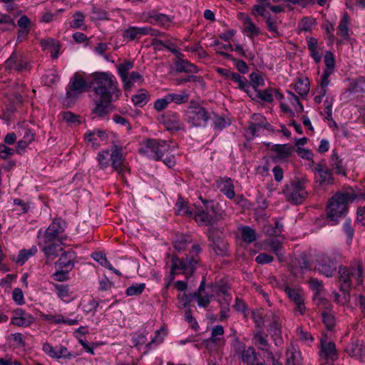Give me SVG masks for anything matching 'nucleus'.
I'll return each mask as SVG.
<instances>
[{
    "label": "nucleus",
    "instance_id": "49530a36",
    "mask_svg": "<svg viewBox=\"0 0 365 365\" xmlns=\"http://www.w3.org/2000/svg\"><path fill=\"white\" fill-rule=\"evenodd\" d=\"M334 71L324 69L320 80L319 81V86L324 89L328 90V87L331 85L330 76L334 73Z\"/></svg>",
    "mask_w": 365,
    "mask_h": 365
},
{
    "label": "nucleus",
    "instance_id": "7c9ffc66",
    "mask_svg": "<svg viewBox=\"0 0 365 365\" xmlns=\"http://www.w3.org/2000/svg\"><path fill=\"white\" fill-rule=\"evenodd\" d=\"M41 45L44 49L48 50L51 56L53 58H57L60 50V45L58 42L52 38L41 41Z\"/></svg>",
    "mask_w": 365,
    "mask_h": 365
},
{
    "label": "nucleus",
    "instance_id": "cd10ccee",
    "mask_svg": "<svg viewBox=\"0 0 365 365\" xmlns=\"http://www.w3.org/2000/svg\"><path fill=\"white\" fill-rule=\"evenodd\" d=\"M270 0H256V4L253 5L251 13L253 16H266L269 9Z\"/></svg>",
    "mask_w": 365,
    "mask_h": 365
},
{
    "label": "nucleus",
    "instance_id": "052dcab7",
    "mask_svg": "<svg viewBox=\"0 0 365 365\" xmlns=\"http://www.w3.org/2000/svg\"><path fill=\"white\" fill-rule=\"evenodd\" d=\"M59 77L56 71H50L42 78V81L45 85L51 86L58 81Z\"/></svg>",
    "mask_w": 365,
    "mask_h": 365
},
{
    "label": "nucleus",
    "instance_id": "13d9d810",
    "mask_svg": "<svg viewBox=\"0 0 365 365\" xmlns=\"http://www.w3.org/2000/svg\"><path fill=\"white\" fill-rule=\"evenodd\" d=\"M145 287L144 283L135 284L128 287L125 292L128 296H137L143 292Z\"/></svg>",
    "mask_w": 365,
    "mask_h": 365
},
{
    "label": "nucleus",
    "instance_id": "0eeeda50",
    "mask_svg": "<svg viewBox=\"0 0 365 365\" xmlns=\"http://www.w3.org/2000/svg\"><path fill=\"white\" fill-rule=\"evenodd\" d=\"M209 118L208 112L194 102L190 103L185 113V120L192 127L204 126Z\"/></svg>",
    "mask_w": 365,
    "mask_h": 365
},
{
    "label": "nucleus",
    "instance_id": "6e6d98bb",
    "mask_svg": "<svg viewBox=\"0 0 365 365\" xmlns=\"http://www.w3.org/2000/svg\"><path fill=\"white\" fill-rule=\"evenodd\" d=\"M176 67L177 71L180 72L192 73L196 71V67L192 63L184 60L178 62Z\"/></svg>",
    "mask_w": 365,
    "mask_h": 365
},
{
    "label": "nucleus",
    "instance_id": "f257e3e1",
    "mask_svg": "<svg viewBox=\"0 0 365 365\" xmlns=\"http://www.w3.org/2000/svg\"><path fill=\"white\" fill-rule=\"evenodd\" d=\"M88 84L96 97L103 102H113L118 99L120 90L115 77L110 72H95L88 78Z\"/></svg>",
    "mask_w": 365,
    "mask_h": 365
},
{
    "label": "nucleus",
    "instance_id": "de8ad7c7",
    "mask_svg": "<svg viewBox=\"0 0 365 365\" xmlns=\"http://www.w3.org/2000/svg\"><path fill=\"white\" fill-rule=\"evenodd\" d=\"M241 358L244 363L252 364L257 360L256 352L252 347L250 346L242 351Z\"/></svg>",
    "mask_w": 365,
    "mask_h": 365
},
{
    "label": "nucleus",
    "instance_id": "338daca9",
    "mask_svg": "<svg viewBox=\"0 0 365 365\" xmlns=\"http://www.w3.org/2000/svg\"><path fill=\"white\" fill-rule=\"evenodd\" d=\"M85 16L81 12H76L73 15V19L71 23V26L75 29L81 28L84 24Z\"/></svg>",
    "mask_w": 365,
    "mask_h": 365
},
{
    "label": "nucleus",
    "instance_id": "a18cd8bd",
    "mask_svg": "<svg viewBox=\"0 0 365 365\" xmlns=\"http://www.w3.org/2000/svg\"><path fill=\"white\" fill-rule=\"evenodd\" d=\"M263 17L265 19V23L268 31L271 32L274 36H278L279 35V32L278 31L277 19L269 14Z\"/></svg>",
    "mask_w": 365,
    "mask_h": 365
},
{
    "label": "nucleus",
    "instance_id": "f704fd0d",
    "mask_svg": "<svg viewBox=\"0 0 365 365\" xmlns=\"http://www.w3.org/2000/svg\"><path fill=\"white\" fill-rule=\"evenodd\" d=\"M93 258L96 262H99L103 267L108 269L109 270L113 272L117 275L120 276L121 273L116 269H115L110 262L107 259L106 255L102 252H96L93 255Z\"/></svg>",
    "mask_w": 365,
    "mask_h": 365
},
{
    "label": "nucleus",
    "instance_id": "8fccbe9b",
    "mask_svg": "<svg viewBox=\"0 0 365 365\" xmlns=\"http://www.w3.org/2000/svg\"><path fill=\"white\" fill-rule=\"evenodd\" d=\"M295 151L300 158H302V159L307 160L311 162V163L309 164V168H312V166H314V162L313 160L314 154L310 150L304 148L302 147H299V148H296Z\"/></svg>",
    "mask_w": 365,
    "mask_h": 365
},
{
    "label": "nucleus",
    "instance_id": "2eb2a0df",
    "mask_svg": "<svg viewBox=\"0 0 365 365\" xmlns=\"http://www.w3.org/2000/svg\"><path fill=\"white\" fill-rule=\"evenodd\" d=\"M315 267L326 277H331L336 269V264L330 257L326 255H320L317 258Z\"/></svg>",
    "mask_w": 365,
    "mask_h": 365
},
{
    "label": "nucleus",
    "instance_id": "c03bdc74",
    "mask_svg": "<svg viewBox=\"0 0 365 365\" xmlns=\"http://www.w3.org/2000/svg\"><path fill=\"white\" fill-rule=\"evenodd\" d=\"M148 93L144 90H140L135 95L132 97V101L135 106H143L148 101Z\"/></svg>",
    "mask_w": 365,
    "mask_h": 365
},
{
    "label": "nucleus",
    "instance_id": "7ed1b4c3",
    "mask_svg": "<svg viewBox=\"0 0 365 365\" xmlns=\"http://www.w3.org/2000/svg\"><path fill=\"white\" fill-rule=\"evenodd\" d=\"M176 148L177 145L172 141L148 138L141 142L139 152L148 158L158 160L165 152H173Z\"/></svg>",
    "mask_w": 365,
    "mask_h": 365
},
{
    "label": "nucleus",
    "instance_id": "09e8293b",
    "mask_svg": "<svg viewBox=\"0 0 365 365\" xmlns=\"http://www.w3.org/2000/svg\"><path fill=\"white\" fill-rule=\"evenodd\" d=\"M170 102H174L176 104H181L185 103L189 99V93L185 91H181L178 93H169L168 94Z\"/></svg>",
    "mask_w": 365,
    "mask_h": 365
},
{
    "label": "nucleus",
    "instance_id": "79ce46f5",
    "mask_svg": "<svg viewBox=\"0 0 365 365\" xmlns=\"http://www.w3.org/2000/svg\"><path fill=\"white\" fill-rule=\"evenodd\" d=\"M14 20L7 14H0V29L7 31L15 28Z\"/></svg>",
    "mask_w": 365,
    "mask_h": 365
},
{
    "label": "nucleus",
    "instance_id": "603ef678",
    "mask_svg": "<svg viewBox=\"0 0 365 365\" xmlns=\"http://www.w3.org/2000/svg\"><path fill=\"white\" fill-rule=\"evenodd\" d=\"M165 335L166 330L163 327L160 328V329L156 331L155 336L153 338H152L150 342L146 344V346H148L149 349H151L153 344L157 345L160 344L163 341V339L165 336Z\"/></svg>",
    "mask_w": 365,
    "mask_h": 365
},
{
    "label": "nucleus",
    "instance_id": "473e14b6",
    "mask_svg": "<svg viewBox=\"0 0 365 365\" xmlns=\"http://www.w3.org/2000/svg\"><path fill=\"white\" fill-rule=\"evenodd\" d=\"M217 290L215 297L217 298V301L220 305H230L232 300V296L228 293V289L226 287L217 286Z\"/></svg>",
    "mask_w": 365,
    "mask_h": 365
},
{
    "label": "nucleus",
    "instance_id": "ea45409f",
    "mask_svg": "<svg viewBox=\"0 0 365 365\" xmlns=\"http://www.w3.org/2000/svg\"><path fill=\"white\" fill-rule=\"evenodd\" d=\"M330 166L331 169L337 174L341 175H346V169L342 163V160L339 158L338 156L333 155L331 161Z\"/></svg>",
    "mask_w": 365,
    "mask_h": 365
},
{
    "label": "nucleus",
    "instance_id": "4468645a",
    "mask_svg": "<svg viewBox=\"0 0 365 365\" xmlns=\"http://www.w3.org/2000/svg\"><path fill=\"white\" fill-rule=\"evenodd\" d=\"M86 82L79 74L75 73L69 83V87L66 92L68 98H75L83 92Z\"/></svg>",
    "mask_w": 365,
    "mask_h": 365
},
{
    "label": "nucleus",
    "instance_id": "4c0bfd02",
    "mask_svg": "<svg viewBox=\"0 0 365 365\" xmlns=\"http://www.w3.org/2000/svg\"><path fill=\"white\" fill-rule=\"evenodd\" d=\"M229 80H232L234 83L237 84V88L240 90L249 93L250 85L247 79L238 74L237 73H232Z\"/></svg>",
    "mask_w": 365,
    "mask_h": 365
},
{
    "label": "nucleus",
    "instance_id": "a878e982",
    "mask_svg": "<svg viewBox=\"0 0 365 365\" xmlns=\"http://www.w3.org/2000/svg\"><path fill=\"white\" fill-rule=\"evenodd\" d=\"M217 186L227 198L233 199L235 196L232 181L229 178H220L217 181Z\"/></svg>",
    "mask_w": 365,
    "mask_h": 365
},
{
    "label": "nucleus",
    "instance_id": "9d476101",
    "mask_svg": "<svg viewBox=\"0 0 365 365\" xmlns=\"http://www.w3.org/2000/svg\"><path fill=\"white\" fill-rule=\"evenodd\" d=\"M217 286L205 287V279H202L198 289L194 293L193 298L196 300L198 307L205 308L216 295Z\"/></svg>",
    "mask_w": 365,
    "mask_h": 365
},
{
    "label": "nucleus",
    "instance_id": "c9c22d12",
    "mask_svg": "<svg viewBox=\"0 0 365 365\" xmlns=\"http://www.w3.org/2000/svg\"><path fill=\"white\" fill-rule=\"evenodd\" d=\"M294 89L299 96L302 97L307 96L309 92V82L308 78L298 79L294 84Z\"/></svg>",
    "mask_w": 365,
    "mask_h": 365
},
{
    "label": "nucleus",
    "instance_id": "f8f14e48",
    "mask_svg": "<svg viewBox=\"0 0 365 365\" xmlns=\"http://www.w3.org/2000/svg\"><path fill=\"white\" fill-rule=\"evenodd\" d=\"M283 291L287 297L296 305L294 311L296 314H303L305 311L304 297L303 291L299 287L284 286Z\"/></svg>",
    "mask_w": 365,
    "mask_h": 365
},
{
    "label": "nucleus",
    "instance_id": "ddd939ff",
    "mask_svg": "<svg viewBox=\"0 0 365 365\" xmlns=\"http://www.w3.org/2000/svg\"><path fill=\"white\" fill-rule=\"evenodd\" d=\"M38 245L40 247L46 258V263L52 262L63 250L61 244L56 241L38 240Z\"/></svg>",
    "mask_w": 365,
    "mask_h": 365
},
{
    "label": "nucleus",
    "instance_id": "bf43d9fd",
    "mask_svg": "<svg viewBox=\"0 0 365 365\" xmlns=\"http://www.w3.org/2000/svg\"><path fill=\"white\" fill-rule=\"evenodd\" d=\"M324 61L326 66L324 69L334 71L336 66L335 58L334 53L331 51H326Z\"/></svg>",
    "mask_w": 365,
    "mask_h": 365
},
{
    "label": "nucleus",
    "instance_id": "4d7b16f0",
    "mask_svg": "<svg viewBox=\"0 0 365 365\" xmlns=\"http://www.w3.org/2000/svg\"><path fill=\"white\" fill-rule=\"evenodd\" d=\"M348 24L349 16L347 14H344L338 26L339 34L344 37L349 34Z\"/></svg>",
    "mask_w": 365,
    "mask_h": 365
},
{
    "label": "nucleus",
    "instance_id": "58836bf2",
    "mask_svg": "<svg viewBox=\"0 0 365 365\" xmlns=\"http://www.w3.org/2000/svg\"><path fill=\"white\" fill-rule=\"evenodd\" d=\"M30 20L26 16H22L18 21L17 25L20 28L18 38L24 37L30 31Z\"/></svg>",
    "mask_w": 365,
    "mask_h": 365
},
{
    "label": "nucleus",
    "instance_id": "39448f33",
    "mask_svg": "<svg viewBox=\"0 0 365 365\" xmlns=\"http://www.w3.org/2000/svg\"><path fill=\"white\" fill-rule=\"evenodd\" d=\"M66 222L62 220H53L47 229L43 230L41 228L38 230L37 239L48 241H56L62 244L65 239L63 237Z\"/></svg>",
    "mask_w": 365,
    "mask_h": 365
},
{
    "label": "nucleus",
    "instance_id": "f3484780",
    "mask_svg": "<svg viewBox=\"0 0 365 365\" xmlns=\"http://www.w3.org/2000/svg\"><path fill=\"white\" fill-rule=\"evenodd\" d=\"M6 68L18 71H24L29 69L28 61L22 56H19L15 52L5 61Z\"/></svg>",
    "mask_w": 365,
    "mask_h": 365
},
{
    "label": "nucleus",
    "instance_id": "0e129e2a",
    "mask_svg": "<svg viewBox=\"0 0 365 365\" xmlns=\"http://www.w3.org/2000/svg\"><path fill=\"white\" fill-rule=\"evenodd\" d=\"M8 339L12 341L15 346H24L25 345V339L22 334L16 332L14 334H11L8 336Z\"/></svg>",
    "mask_w": 365,
    "mask_h": 365
},
{
    "label": "nucleus",
    "instance_id": "393cba45",
    "mask_svg": "<svg viewBox=\"0 0 365 365\" xmlns=\"http://www.w3.org/2000/svg\"><path fill=\"white\" fill-rule=\"evenodd\" d=\"M271 150L275 153L274 158L277 160L284 161L292 155L293 148L287 144H276L272 147Z\"/></svg>",
    "mask_w": 365,
    "mask_h": 365
},
{
    "label": "nucleus",
    "instance_id": "864d4df0",
    "mask_svg": "<svg viewBox=\"0 0 365 365\" xmlns=\"http://www.w3.org/2000/svg\"><path fill=\"white\" fill-rule=\"evenodd\" d=\"M54 288L58 297L61 300L66 301L70 297L69 288L67 285L56 284Z\"/></svg>",
    "mask_w": 365,
    "mask_h": 365
},
{
    "label": "nucleus",
    "instance_id": "20e7f679",
    "mask_svg": "<svg viewBox=\"0 0 365 365\" xmlns=\"http://www.w3.org/2000/svg\"><path fill=\"white\" fill-rule=\"evenodd\" d=\"M97 160L102 169L108 168L111 161L113 170L119 174L123 173L126 170L122 149L118 146L114 145L110 150H105L98 153Z\"/></svg>",
    "mask_w": 365,
    "mask_h": 365
},
{
    "label": "nucleus",
    "instance_id": "423d86ee",
    "mask_svg": "<svg viewBox=\"0 0 365 365\" xmlns=\"http://www.w3.org/2000/svg\"><path fill=\"white\" fill-rule=\"evenodd\" d=\"M197 262L198 259L193 256L190 258L187 257L185 260L173 257L172 258L171 273L166 287L170 286L171 282L174 279L175 276L180 272L186 276L191 275L193 273L195 265Z\"/></svg>",
    "mask_w": 365,
    "mask_h": 365
},
{
    "label": "nucleus",
    "instance_id": "b1692460",
    "mask_svg": "<svg viewBox=\"0 0 365 365\" xmlns=\"http://www.w3.org/2000/svg\"><path fill=\"white\" fill-rule=\"evenodd\" d=\"M215 215L210 214L207 210L203 207H197V210L194 214L195 221L201 225H210L215 222Z\"/></svg>",
    "mask_w": 365,
    "mask_h": 365
},
{
    "label": "nucleus",
    "instance_id": "e433bc0d",
    "mask_svg": "<svg viewBox=\"0 0 365 365\" xmlns=\"http://www.w3.org/2000/svg\"><path fill=\"white\" fill-rule=\"evenodd\" d=\"M322 352L327 359L334 360L336 358L335 344L332 342H322Z\"/></svg>",
    "mask_w": 365,
    "mask_h": 365
},
{
    "label": "nucleus",
    "instance_id": "e2e57ef3",
    "mask_svg": "<svg viewBox=\"0 0 365 365\" xmlns=\"http://www.w3.org/2000/svg\"><path fill=\"white\" fill-rule=\"evenodd\" d=\"M147 341V333L145 331L135 333L133 336V344L135 346L145 344Z\"/></svg>",
    "mask_w": 365,
    "mask_h": 365
},
{
    "label": "nucleus",
    "instance_id": "aec40b11",
    "mask_svg": "<svg viewBox=\"0 0 365 365\" xmlns=\"http://www.w3.org/2000/svg\"><path fill=\"white\" fill-rule=\"evenodd\" d=\"M162 123L168 130H184V125L177 113L168 112L162 117Z\"/></svg>",
    "mask_w": 365,
    "mask_h": 365
},
{
    "label": "nucleus",
    "instance_id": "774afa93",
    "mask_svg": "<svg viewBox=\"0 0 365 365\" xmlns=\"http://www.w3.org/2000/svg\"><path fill=\"white\" fill-rule=\"evenodd\" d=\"M230 124L228 119L221 116H216L214 119V126L215 129L222 130Z\"/></svg>",
    "mask_w": 365,
    "mask_h": 365
},
{
    "label": "nucleus",
    "instance_id": "dca6fc26",
    "mask_svg": "<svg viewBox=\"0 0 365 365\" xmlns=\"http://www.w3.org/2000/svg\"><path fill=\"white\" fill-rule=\"evenodd\" d=\"M34 322V317L22 309H15L11 318V324L19 327H27Z\"/></svg>",
    "mask_w": 365,
    "mask_h": 365
},
{
    "label": "nucleus",
    "instance_id": "69168bd1",
    "mask_svg": "<svg viewBox=\"0 0 365 365\" xmlns=\"http://www.w3.org/2000/svg\"><path fill=\"white\" fill-rule=\"evenodd\" d=\"M178 299L179 308H188L192 301V297L182 293L178 295Z\"/></svg>",
    "mask_w": 365,
    "mask_h": 365
},
{
    "label": "nucleus",
    "instance_id": "2f4dec72",
    "mask_svg": "<svg viewBox=\"0 0 365 365\" xmlns=\"http://www.w3.org/2000/svg\"><path fill=\"white\" fill-rule=\"evenodd\" d=\"M37 253V247L33 245L31 248L21 250L16 259V264L23 265L31 257Z\"/></svg>",
    "mask_w": 365,
    "mask_h": 365
},
{
    "label": "nucleus",
    "instance_id": "f03ea898",
    "mask_svg": "<svg viewBox=\"0 0 365 365\" xmlns=\"http://www.w3.org/2000/svg\"><path fill=\"white\" fill-rule=\"evenodd\" d=\"M365 200V195L361 196L351 195L349 192L335 194L329 200L327 207V213L331 225H336L339 220L345 217L348 210V203L356 199Z\"/></svg>",
    "mask_w": 365,
    "mask_h": 365
},
{
    "label": "nucleus",
    "instance_id": "72a5a7b5",
    "mask_svg": "<svg viewBox=\"0 0 365 365\" xmlns=\"http://www.w3.org/2000/svg\"><path fill=\"white\" fill-rule=\"evenodd\" d=\"M202 202L207 212H210V214H214L215 215V222L223 218L224 212L218 209V204L215 203L212 201L208 202L206 200H202Z\"/></svg>",
    "mask_w": 365,
    "mask_h": 365
},
{
    "label": "nucleus",
    "instance_id": "bb28decb",
    "mask_svg": "<svg viewBox=\"0 0 365 365\" xmlns=\"http://www.w3.org/2000/svg\"><path fill=\"white\" fill-rule=\"evenodd\" d=\"M74 253L67 252L62 254L59 259L56 263V267L61 269H66L67 272L71 270L74 267Z\"/></svg>",
    "mask_w": 365,
    "mask_h": 365
},
{
    "label": "nucleus",
    "instance_id": "4be33fe9",
    "mask_svg": "<svg viewBox=\"0 0 365 365\" xmlns=\"http://www.w3.org/2000/svg\"><path fill=\"white\" fill-rule=\"evenodd\" d=\"M240 19L243 24V32L248 38H253L255 36L259 35V28L253 22L249 16L241 14Z\"/></svg>",
    "mask_w": 365,
    "mask_h": 365
},
{
    "label": "nucleus",
    "instance_id": "680f3d73",
    "mask_svg": "<svg viewBox=\"0 0 365 365\" xmlns=\"http://www.w3.org/2000/svg\"><path fill=\"white\" fill-rule=\"evenodd\" d=\"M170 103V99L168 94L161 98L157 99L154 103V108L156 110L161 111L166 108Z\"/></svg>",
    "mask_w": 365,
    "mask_h": 365
},
{
    "label": "nucleus",
    "instance_id": "a211bd4d",
    "mask_svg": "<svg viewBox=\"0 0 365 365\" xmlns=\"http://www.w3.org/2000/svg\"><path fill=\"white\" fill-rule=\"evenodd\" d=\"M84 139L93 148H98L101 144L107 140L108 135L104 130L94 129L93 130H88L84 134Z\"/></svg>",
    "mask_w": 365,
    "mask_h": 365
},
{
    "label": "nucleus",
    "instance_id": "3c124183",
    "mask_svg": "<svg viewBox=\"0 0 365 365\" xmlns=\"http://www.w3.org/2000/svg\"><path fill=\"white\" fill-rule=\"evenodd\" d=\"M133 67V63L130 61H125L118 66V73L121 80H124L128 75L129 71Z\"/></svg>",
    "mask_w": 365,
    "mask_h": 365
},
{
    "label": "nucleus",
    "instance_id": "6ab92c4d",
    "mask_svg": "<svg viewBox=\"0 0 365 365\" xmlns=\"http://www.w3.org/2000/svg\"><path fill=\"white\" fill-rule=\"evenodd\" d=\"M314 174L315 180L321 185H328L332 183V176L327 167L322 163L314 165L311 168Z\"/></svg>",
    "mask_w": 365,
    "mask_h": 365
},
{
    "label": "nucleus",
    "instance_id": "c85d7f7f",
    "mask_svg": "<svg viewBox=\"0 0 365 365\" xmlns=\"http://www.w3.org/2000/svg\"><path fill=\"white\" fill-rule=\"evenodd\" d=\"M287 365H302V356L297 347L292 345L287 351Z\"/></svg>",
    "mask_w": 365,
    "mask_h": 365
},
{
    "label": "nucleus",
    "instance_id": "1a4fd4ad",
    "mask_svg": "<svg viewBox=\"0 0 365 365\" xmlns=\"http://www.w3.org/2000/svg\"><path fill=\"white\" fill-rule=\"evenodd\" d=\"M283 192L287 200L294 204L302 203L307 195L302 181H297L287 185Z\"/></svg>",
    "mask_w": 365,
    "mask_h": 365
},
{
    "label": "nucleus",
    "instance_id": "5fc2aeb1",
    "mask_svg": "<svg viewBox=\"0 0 365 365\" xmlns=\"http://www.w3.org/2000/svg\"><path fill=\"white\" fill-rule=\"evenodd\" d=\"M287 93L289 95V103L293 106L297 113H302L304 110V107L299 102L298 97L292 92L288 91Z\"/></svg>",
    "mask_w": 365,
    "mask_h": 365
},
{
    "label": "nucleus",
    "instance_id": "412c9836",
    "mask_svg": "<svg viewBox=\"0 0 365 365\" xmlns=\"http://www.w3.org/2000/svg\"><path fill=\"white\" fill-rule=\"evenodd\" d=\"M147 21L150 24L159 25L165 28L169 27L173 23V19L163 14L155 11H151L145 14Z\"/></svg>",
    "mask_w": 365,
    "mask_h": 365
},
{
    "label": "nucleus",
    "instance_id": "37998d69",
    "mask_svg": "<svg viewBox=\"0 0 365 365\" xmlns=\"http://www.w3.org/2000/svg\"><path fill=\"white\" fill-rule=\"evenodd\" d=\"M95 101L96 106L93 110V112L101 117L104 116L107 113L108 106L111 102H103L101 98L97 97H96Z\"/></svg>",
    "mask_w": 365,
    "mask_h": 365
},
{
    "label": "nucleus",
    "instance_id": "a19ab883",
    "mask_svg": "<svg viewBox=\"0 0 365 365\" xmlns=\"http://www.w3.org/2000/svg\"><path fill=\"white\" fill-rule=\"evenodd\" d=\"M240 231L242 239L244 242L251 243L256 240V232L255 230H253L252 228L248 226H245L241 227Z\"/></svg>",
    "mask_w": 365,
    "mask_h": 365
},
{
    "label": "nucleus",
    "instance_id": "6e6552de",
    "mask_svg": "<svg viewBox=\"0 0 365 365\" xmlns=\"http://www.w3.org/2000/svg\"><path fill=\"white\" fill-rule=\"evenodd\" d=\"M340 281L343 282L345 289H348L353 283L356 285L362 283L363 269L360 265L349 269L340 267L339 270Z\"/></svg>",
    "mask_w": 365,
    "mask_h": 365
},
{
    "label": "nucleus",
    "instance_id": "c756f323",
    "mask_svg": "<svg viewBox=\"0 0 365 365\" xmlns=\"http://www.w3.org/2000/svg\"><path fill=\"white\" fill-rule=\"evenodd\" d=\"M125 90H130L135 83L141 84L143 82V76L138 72H131L122 81Z\"/></svg>",
    "mask_w": 365,
    "mask_h": 365
},
{
    "label": "nucleus",
    "instance_id": "9b49d317",
    "mask_svg": "<svg viewBox=\"0 0 365 365\" xmlns=\"http://www.w3.org/2000/svg\"><path fill=\"white\" fill-rule=\"evenodd\" d=\"M159 36L161 33L149 26L137 27L130 26L123 32V38L127 41H131L140 38L143 36Z\"/></svg>",
    "mask_w": 365,
    "mask_h": 365
},
{
    "label": "nucleus",
    "instance_id": "5701e85b",
    "mask_svg": "<svg viewBox=\"0 0 365 365\" xmlns=\"http://www.w3.org/2000/svg\"><path fill=\"white\" fill-rule=\"evenodd\" d=\"M40 317L43 320L48 321L56 324H65L68 326L76 325L79 322L78 318L68 319L65 318L61 314H46L44 313H41Z\"/></svg>",
    "mask_w": 365,
    "mask_h": 365
}]
</instances>
